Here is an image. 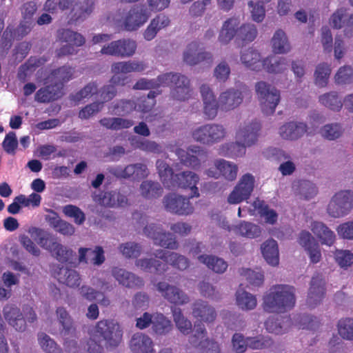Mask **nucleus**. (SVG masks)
Wrapping results in <instances>:
<instances>
[{"label":"nucleus","mask_w":353,"mask_h":353,"mask_svg":"<svg viewBox=\"0 0 353 353\" xmlns=\"http://www.w3.org/2000/svg\"><path fill=\"white\" fill-rule=\"evenodd\" d=\"M261 129V125L256 120L245 123L236 132V141L222 145L219 154L232 158L243 157L246 152V147L257 143Z\"/></svg>","instance_id":"f257e3e1"},{"label":"nucleus","mask_w":353,"mask_h":353,"mask_svg":"<svg viewBox=\"0 0 353 353\" xmlns=\"http://www.w3.org/2000/svg\"><path fill=\"white\" fill-rule=\"evenodd\" d=\"M295 288L285 284L272 285L263 295L262 307L268 313L283 314L296 304Z\"/></svg>","instance_id":"f03ea898"},{"label":"nucleus","mask_w":353,"mask_h":353,"mask_svg":"<svg viewBox=\"0 0 353 353\" xmlns=\"http://www.w3.org/2000/svg\"><path fill=\"white\" fill-rule=\"evenodd\" d=\"M159 85L172 88V97L176 100H188L192 94L189 79L179 73L168 72L158 76Z\"/></svg>","instance_id":"7ed1b4c3"},{"label":"nucleus","mask_w":353,"mask_h":353,"mask_svg":"<svg viewBox=\"0 0 353 353\" xmlns=\"http://www.w3.org/2000/svg\"><path fill=\"white\" fill-rule=\"evenodd\" d=\"M23 312L12 304L6 305L3 310L4 318L8 324L19 332L26 330L27 322L32 323L37 319L34 310L30 306L23 307Z\"/></svg>","instance_id":"20e7f679"},{"label":"nucleus","mask_w":353,"mask_h":353,"mask_svg":"<svg viewBox=\"0 0 353 353\" xmlns=\"http://www.w3.org/2000/svg\"><path fill=\"white\" fill-rule=\"evenodd\" d=\"M226 129L221 124L206 123L193 129L191 134L196 142L212 145L221 142L225 137Z\"/></svg>","instance_id":"39448f33"},{"label":"nucleus","mask_w":353,"mask_h":353,"mask_svg":"<svg viewBox=\"0 0 353 353\" xmlns=\"http://www.w3.org/2000/svg\"><path fill=\"white\" fill-rule=\"evenodd\" d=\"M255 90L262 112L266 115L272 114L281 99L279 91L264 81L256 83Z\"/></svg>","instance_id":"423d86ee"},{"label":"nucleus","mask_w":353,"mask_h":353,"mask_svg":"<svg viewBox=\"0 0 353 353\" xmlns=\"http://www.w3.org/2000/svg\"><path fill=\"white\" fill-rule=\"evenodd\" d=\"M353 209V191L341 190L330 200L327 211L330 216L340 218L347 215Z\"/></svg>","instance_id":"0eeeda50"},{"label":"nucleus","mask_w":353,"mask_h":353,"mask_svg":"<svg viewBox=\"0 0 353 353\" xmlns=\"http://www.w3.org/2000/svg\"><path fill=\"white\" fill-rule=\"evenodd\" d=\"M96 333L106 342L107 346L117 347L122 341L123 331L120 325L112 319H103L97 322Z\"/></svg>","instance_id":"6e6552de"},{"label":"nucleus","mask_w":353,"mask_h":353,"mask_svg":"<svg viewBox=\"0 0 353 353\" xmlns=\"http://www.w3.org/2000/svg\"><path fill=\"white\" fill-rule=\"evenodd\" d=\"M146 68L147 64L144 61H128L114 63L111 65V72L114 74L110 81L116 85L123 86L128 82V77L119 75V74L141 72Z\"/></svg>","instance_id":"1a4fd4ad"},{"label":"nucleus","mask_w":353,"mask_h":353,"mask_svg":"<svg viewBox=\"0 0 353 353\" xmlns=\"http://www.w3.org/2000/svg\"><path fill=\"white\" fill-rule=\"evenodd\" d=\"M71 19L74 22L83 21L93 11L94 2L92 0H59L58 6L61 10L70 8Z\"/></svg>","instance_id":"9d476101"},{"label":"nucleus","mask_w":353,"mask_h":353,"mask_svg":"<svg viewBox=\"0 0 353 353\" xmlns=\"http://www.w3.org/2000/svg\"><path fill=\"white\" fill-rule=\"evenodd\" d=\"M150 14L145 6L134 5L123 17L122 27L126 31L137 30L147 22Z\"/></svg>","instance_id":"9b49d317"},{"label":"nucleus","mask_w":353,"mask_h":353,"mask_svg":"<svg viewBox=\"0 0 353 353\" xmlns=\"http://www.w3.org/2000/svg\"><path fill=\"white\" fill-rule=\"evenodd\" d=\"M254 177L249 173L243 175L228 197L230 204H238L248 200L254 188Z\"/></svg>","instance_id":"f8f14e48"},{"label":"nucleus","mask_w":353,"mask_h":353,"mask_svg":"<svg viewBox=\"0 0 353 353\" xmlns=\"http://www.w3.org/2000/svg\"><path fill=\"white\" fill-rule=\"evenodd\" d=\"M144 234L154 241V243L170 250H176L178 243L175 236L163 231L161 227L156 224L146 225L143 229Z\"/></svg>","instance_id":"ddd939ff"},{"label":"nucleus","mask_w":353,"mask_h":353,"mask_svg":"<svg viewBox=\"0 0 353 353\" xmlns=\"http://www.w3.org/2000/svg\"><path fill=\"white\" fill-rule=\"evenodd\" d=\"M137 50V43L129 39H123L110 42L103 46L101 53L119 57H129L132 56Z\"/></svg>","instance_id":"4468645a"},{"label":"nucleus","mask_w":353,"mask_h":353,"mask_svg":"<svg viewBox=\"0 0 353 353\" xmlns=\"http://www.w3.org/2000/svg\"><path fill=\"white\" fill-rule=\"evenodd\" d=\"M183 61L189 65H196L201 63L211 64L212 63V54L200 49L199 43L192 41L189 43L183 54Z\"/></svg>","instance_id":"2eb2a0df"},{"label":"nucleus","mask_w":353,"mask_h":353,"mask_svg":"<svg viewBox=\"0 0 353 353\" xmlns=\"http://www.w3.org/2000/svg\"><path fill=\"white\" fill-rule=\"evenodd\" d=\"M156 287L161 296L171 303L183 305L190 301L188 295L175 285L161 281L157 284Z\"/></svg>","instance_id":"dca6fc26"},{"label":"nucleus","mask_w":353,"mask_h":353,"mask_svg":"<svg viewBox=\"0 0 353 353\" xmlns=\"http://www.w3.org/2000/svg\"><path fill=\"white\" fill-rule=\"evenodd\" d=\"M163 203L168 211L179 215H188L194 210L188 198L175 194L166 195L163 199Z\"/></svg>","instance_id":"f3484780"},{"label":"nucleus","mask_w":353,"mask_h":353,"mask_svg":"<svg viewBox=\"0 0 353 353\" xmlns=\"http://www.w3.org/2000/svg\"><path fill=\"white\" fill-rule=\"evenodd\" d=\"M325 295V281L323 276L316 274L313 276L307 298V305L310 307H314L319 304Z\"/></svg>","instance_id":"a211bd4d"},{"label":"nucleus","mask_w":353,"mask_h":353,"mask_svg":"<svg viewBox=\"0 0 353 353\" xmlns=\"http://www.w3.org/2000/svg\"><path fill=\"white\" fill-rule=\"evenodd\" d=\"M145 97L138 99L137 102L130 99H121L114 105L113 110L115 111V114L117 115L125 116L134 111L138 104L140 111L148 112L154 103L152 102L150 105H145Z\"/></svg>","instance_id":"6ab92c4d"},{"label":"nucleus","mask_w":353,"mask_h":353,"mask_svg":"<svg viewBox=\"0 0 353 353\" xmlns=\"http://www.w3.org/2000/svg\"><path fill=\"white\" fill-rule=\"evenodd\" d=\"M112 275L119 284L128 288H141L144 282L143 280L124 269L114 267L112 269Z\"/></svg>","instance_id":"aec40b11"},{"label":"nucleus","mask_w":353,"mask_h":353,"mask_svg":"<svg viewBox=\"0 0 353 353\" xmlns=\"http://www.w3.org/2000/svg\"><path fill=\"white\" fill-rule=\"evenodd\" d=\"M192 310V316L194 318L207 323L214 322L217 316L214 307L207 301L201 299L196 300L194 302Z\"/></svg>","instance_id":"412c9836"},{"label":"nucleus","mask_w":353,"mask_h":353,"mask_svg":"<svg viewBox=\"0 0 353 353\" xmlns=\"http://www.w3.org/2000/svg\"><path fill=\"white\" fill-rule=\"evenodd\" d=\"M200 92L203 101V112L208 119H214L217 115L219 103L216 101L212 90L207 85H202Z\"/></svg>","instance_id":"4be33fe9"},{"label":"nucleus","mask_w":353,"mask_h":353,"mask_svg":"<svg viewBox=\"0 0 353 353\" xmlns=\"http://www.w3.org/2000/svg\"><path fill=\"white\" fill-rule=\"evenodd\" d=\"M174 180L176 181L179 188L191 190L190 194V198L199 197V192L196 185L199 183V176L191 171H184L175 175Z\"/></svg>","instance_id":"5701e85b"},{"label":"nucleus","mask_w":353,"mask_h":353,"mask_svg":"<svg viewBox=\"0 0 353 353\" xmlns=\"http://www.w3.org/2000/svg\"><path fill=\"white\" fill-rule=\"evenodd\" d=\"M129 347L132 353H154V343L145 334L137 332L132 335Z\"/></svg>","instance_id":"b1692460"},{"label":"nucleus","mask_w":353,"mask_h":353,"mask_svg":"<svg viewBox=\"0 0 353 353\" xmlns=\"http://www.w3.org/2000/svg\"><path fill=\"white\" fill-rule=\"evenodd\" d=\"M243 101L241 92L238 90L229 89L221 94L219 103L221 108L229 111L239 106Z\"/></svg>","instance_id":"393cba45"},{"label":"nucleus","mask_w":353,"mask_h":353,"mask_svg":"<svg viewBox=\"0 0 353 353\" xmlns=\"http://www.w3.org/2000/svg\"><path fill=\"white\" fill-rule=\"evenodd\" d=\"M155 256L162 259L163 263H166L167 265L170 263L172 267L179 270H184L189 267V260L184 256L175 252L159 250L157 251Z\"/></svg>","instance_id":"a878e982"},{"label":"nucleus","mask_w":353,"mask_h":353,"mask_svg":"<svg viewBox=\"0 0 353 353\" xmlns=\"http://www.w3.org/2000/svg\"><path fill=\"white\" fill-rule=\"evenodd\" d=\"M61 87H59L57 83L46 85L36 92L34 99L41 103L54 101L61 97Z\"/></svg>","instance_id":"bb28decb"},{"label":"nucleus","mask_w":353,"mask_h":353,"mask_svg":"<svg viewBox=\"0 0 353 353\" xmlns=\"http://www.w3.org/2000/svg\"><path fill=\"white\" fill-rule=\"evenodd\" d=\"M311 230L319 239L321 244L331 246L334 244L336 236L325 223L319 221H314L311 224Z\"/></svg>","instance_id":"cd10ccee"},{"label":"nucleus","mask_w":353,"mask_h":353,"mask_svg":"<svg viewBox=\"0 0 353 353\" xmlns=\"http://www.w3.org/2000/svg\"><path fill=\"white\" fill-rule=\"evenodd\" d=\"M307 132V125L304 123L289 122L282 125L279 134L284 139L294 140L302 137Z\"/></svg>","instance_id":"c85d7f7f"},{"label":"nucleus","mask_w":353,"mask_h":353,"mask_svg":"<svg viewBox=\"0 0 353 353\" xmlns=\"http://www.w3.org/2000/svg\"><path fill=\"white\" fill-rule=\"evenodd\" d=\"M240 21L232 17L227 19L223 24L219 36V41L223 44L228 43L234 37L237 38Z\"/></svg>","instance_id":"c756f323"},{"label":"nucleus","mask_w":353,"mask_h":353,"mask_svg":"<svg viewBox=\"0 0 353 353\" xmlns=\"http://www.w3.org/2000/svg\"><path fill=\"white\" fill-rule=\"evenodd\" d=\"M241 61L247 68L254 71L260 70L263 65L260 53L252 48L241 52Z\"/></svg>","instance_id":"7c9ffc66"},{"label":"nucleus","mask_w":353,"mask_h":353,"mask_svg":"<svg viewBox=\"0 0 353 353\" xmlns=\"http://www.w3.org/2000/svg\"><path fill=\"white\" fill-rule=\"evenodd\" d=\"M170 23V20L168 17L164 14H159L154 18L146 30L144 31L143 36L147 41H151L153 39L157 32L166 27Z\"/></svg>","instance_id":"2f4dec72"},{"label":"nucleus","mask_w":353,"mask_h":353,"mask_svg":"<svg viewBox=\"0 0 353 353\" xmlns=\"http://www.w3.org/2000/svg\"><path fill=\"white\" fill-rule=\"evenodd\" d=\"M262 254L267 263L272 266L279 265V254L277 242L271 239L265 241L261 246Z\"/></svg>","instance_id":"473e14b6"},{"label":"nucleus","mask_w":353,"mask_h":353,"mask_svg":"<svg viewBox=\"0 0 353 353\" xmlns=\"http://www.w3.org/2000/svg\"><path fill=\"white\" fill-rule=\"evenodd\" d=\"M151 326L152 333L158 336L166 335L170 333L172 329L171 321L164 314L158 312L153 314Z\"/></svg>","instance_id":"72a5a7b5"},{"label":"nucleus","mask_w":353,"mask_h":353,"mask_svg":"<svg viewBox=\"0 0 353 353\" xmlns=\"http://www.w3.org/2000/svg\"><path fill=\"white\" fill-rule=\"evenodd\" d=\"M195 150L191 149L188 151L179 150L177 152L181 162L185 166L197 169L200 167L201 161L199 156L203 152L199 147H194Z\"/></svg>","instance_id":"f704fd0d"},{"label":"nucleus","mask_w":353,"mask_h":353,"mask_svg":"<svg viewBox=\"0 0 353 353\" xmlns=\"http://www.w3.org/2000/svg\"><path fill=\"white\" fill-rule=\"evenodd\" d=\"M59 283L70 288L77 287L80 284V276L77 271L61 267L54 276Z\"/></svg>","instance_id":"c9c22d12"},{"label":"nucleus","mask_w":353,"mask_h":353,"mask_svg":"<svg viewBox=\"0 0 353 353\" xmlns=\"http://www.w3.org/2000/svg\"><path fill=\"white\" fill-rule=\"evenodd\" d=\"M136 265L142 270L163 274L168 269L166 263L155 259H142L137 260Z\"/></svg>","instance_id":"e433bc0d"},{"label":"nucleus","mask_w":353,"mask_h":353,"mask_svg":"<svg viewBox=\"0 0 353 353\" xmlns=\"http://www.w3.org/2000/svg\"><path fill=\"white\" fill-rule=\"evenodd\" d=\"M74 73V68L69 65H64L58 68L52 70L47 79H57L59 81L58 84L59 87H61L63 88V85L64 83H66L71 80L73 78Z\"/></svg>","instance_id":"4c0bfd02"},{"label":"nucleus","mask_w":353,"mask_h":353,"mask_svg":"<svg viewBox=\"0 0 353 353\" xmlns=\"http://www.w3.org/2000/svg\"><path fill=\"white\" fill-rule=\"evenodd\" d=\"M288 65L285 58L270 56L263 60L262 68L269 73H280L287 68Z\"/></svg>","instance_id":"58836bf2"},{"label":"nucleus","mask_w":353,"mask_h":353,"mask_svg":"<svg viewBox=\"0 0 353 353\" xmlns=\"http://www.w3.org/2000/svg\"><path fill=\"white\" fill-rule=\"evenodd\" d=\"M79 261L88 263L87 255L92 256V262L94 265H101L105 261L104 252L101 247L97 246L94 250L81 248L79 250Z\"/></svg>","instance_id":"ea45409f"},{"label":"nucleus","mask_w":353,"mask_h":353,"mask_svg":"<svg viewBox=\"0 0 353 353\" xmlns=\"http://www.w3.org/2000/svg\"><path fill=\"white\" fill-rule=\"evenodd\" d=\"M40 59L35 57H30L23 64L21 65L18 69L17 74V79L21 83L28 81L31 73L40 65Z\"/></svg>","instance_id":"a19ab883"},{"label":"nucleus","mask_w":353,"mask_h":353,"mask_svg":"<svg viewBox=\"0 0 353 353\" xmlns=\"http://www.w3.org/2000/svg\"><path fill=\"white\" fill-rule=\"evenodd\" d=\"M198 259L201 263L205 264L208 268L216 273H223L228 268L226 261L215 256L203 254L199 256Z\"/></svg>","instance_id":"79ce46f5"},{"label":"nucleus","mask_w":353,"mask_h":353,"mask_svg":"<svg viewBox=\"0 0 353 353\" xmlns=\"http://www.w3.org/2000/svg\"><path fill=\"white\" fill-rule=\"evenodd\" d=\"M121 176L125 179L139 180L148 176V169L143 163L130 164L122 170Z\"/></svg>","instance_id":"37998d69"},{"label":"nucleus","mask_w":353,"mask_h":353,"mask_svg":"<svg viewBox=\"0 0 353 353\" xmlns=\"http://www.w3.org/2000/svg\"><path fill=\"white\" fill-rule=\"evenodd\" d=\"M220 176L222 175L228 181H233L236 178L238 167L233 163H230L224 159H218L214 162Z\"/></svg>","instance_id":"c03bdc74"},{"label":"nucleus","mask_w":353,"mask_h":353,"mask_svg":"<svg viewBox=\"0 0 353 353\" xmlns=\"http://www.w3.org/2000/svg\"><path fill=\"white\" fill-rule=\"evenodd\" d=\"M252 205L260 215L265 218L266 223L272 225L276 222L278 218L277 213L275 210L270 209L264 201L257 198L254 201Z\"/></svg>","instance_id":"a18cd8bd"},{"label":"nucleus","mask_w":353,"mask_h":353,"mask_svg":"<svg viewBox=\"0 0 353 353\" xmlns=\"http://www.w3.org/2000/svg\"><path fill=\"white\" fill-rule=\"evenodd\" d=\"M236 305L242 310H251L256 307L257 301L255 296L239 289L236 292Z\"/></svg>","instance_id":"49530a36"},{"label":"nucleus","mask_w":353,"mask_h":353,"mask_svg":"<svg viewBox=\"0 0 353 353\" xmlns=\"http://www.w3.org/2000/svg\"><path fill=\"white\" fill-rule=\"evenodd\" d=\"M273 52L276 54L288 52L290 49L287 36L284 31L278 30L272 39Z\"/></svg>","instance_id":"de8ad7c7"},{"label":"nucleus","mask_w":353,"mask_h":353,"mask_svg":"<svg viewBox=\"0 0 353 353\" xmlns=\"http://www.w3.org/2000/svg\"><path fill=\"white\" fill-rule=\"evenodd\" d=\"M58 37L61 41L72 43L77 47H81L85 43V39L81 34L70 29L59 30Z\"/></svg>","instance_id":"09e8293b"},{"label":"nucleus","mask_w":353,"mask_h":353,"mask_svg":"<svg viewBox=\"0 0 353 353\" xmlns=\"http://www.w3.org/2000/svg\"><path fill=\"white\" fill-rule=\"evenodd\" d=\"M173 319L178 330L184 335L190 334L192 331V325L190 320H188L182 313V311L179 307H174L172 309Z\"/></svg>","instance_id":"8fccbe9b"},{"label":"nucleus","mask_w":353,"mask_h":353,"mask_svg":"<svg viewBox=\"0 0 353 353\" xmlns=\"http://www.w3.org/2000/svg\"><path fill=\"white\" fill-rule=\"evenodd\" d=\"M234 230L243 236L254 239L261 235V230L259 226L250 222L241 221L234 226Z\"/></svg>","instance_id":"3c124183"},{"label":"nucleus","mask_w":353,"mask_h":353,"mask_svg":"<svg viewBox=\"0 0 353 353\" xmlns=\"http://www.w3.org/2000/svg\"><path fill=\"white\" fill-rule=\"evenodd\" d=\"M141 195L146 199L157 198L161 195L163 188L158 182L144 181L140 186Z\"/></svg>","instance_id":"603ef678"},{"label":"nucleus","mask_w":353,"mask_h":353,"mask_svg":"<svg viewBox=\"0 0 353 353\" xmlns=\"http://www.w3.org/2000/svg\"><path fill=\"white\" fill-rule=\"evenodd\" d=\"M57 317L63 329L61 334L64 336L72 335L74 332L72 325V320L67 310L63 307H57L56 310Z\"/></svg>","instance_id":"864d4df0"},{"label":"nucleus","mask_w":353,"mask_h":353,"mask_svg":"<svg viewBox=\"0 0 353 353\" xmlns=\"http://www.w3.org/2000/svg\"><path fill=\"white\" fill-rule=\"evenodd\" d=\"M319 102L333 111H340L343 107V103L336 92H330L321 95Z\"/></svg>","instance_id":"5fc2aeb1"},{"label":"nucleus","mask_w":353,"mask_h":353,"mask_svg":"<svg viewBox=\"0 0 353 353\" xmlns=\"http://www.w3.org/2000/svg\"><path fill=\"white\" fill-rule=\"evenodd\" d=\"M331 71L332 70L330 65L325 63L319 64L316 66L314 72V80L316 85L319 87L326 86L331 74Z\"/></svg>","instance_id":"6e6d98bb"},{"label":"nucleus","mask_w":353,"mask_h":353,"mask_svg":"<svg viewBox=\"0 0 353 353\" xmlns=\"http://www.w3.org/2000/svg\"><path fill=\"white\" fill-rule=\"evenodd\" d=\"M337 330L342 339L353 341V319L344 318L340 319L337 323Z\"/></svg>","instance_id":"4d7b16f0"},{"label":"nucleus","mask_w":353,"mask_h":353,"mask_svg":"<svg viewBox=\"0 0 353 353\" xmlns=\"http://www.w3.org/2000/svg\"><path fill=\"white\" fill-rule=\"evenodd\" d=\"M257 29L253 24L245 23L238 30L237 39L243 42H252L257 36Z\"/></svg>","instance_id":"13d9d810"},{"label":"nucleus","mask_w":353,"mask_h":353,"mask_svg":"<svg viewBox=\"0 0 353 353\" xmlns=\"http://www.w3.org/2000/svg\"><path fill=\"white\" fill-rule=\"evenodd\" d=\"M273 341L268 336L259 335L254 337H247V345L252 350H262L270 347Z\"/></svg>","instance_id":"bf43d9fd"},{"label":"nucleus","mask_w":353,"mask_h":353,"mask_svg":"<svg viewBox=\"0 0 353 353\" xmlns=\"http://www.w3.org/2000/svg\"><path fill=\"white\" fill-rule=\"evenodd\" d=\"M50 225L55 231L65 236H71L75 232V228L71 223L58 216L51 219Z\"/></svg>","instance_id":"052dcab7"},{"label":"nucleus","mask_w":353,"mask_h":353,"mask_svg":"<svg viewBox=\"0 0 353 353\" xmlns=\"http://www.w3.org/2000/svg\"><path fill=\"white\" fill-rule=\"evenodd\" d=\"M330 24L334 29H341L347 26V12L344 8L337 9L330 19Z\"/></svg>","instance_id":"680f3d73"},{"label":"nucleus","mask_w":353,"mask_h":353,"mask_svg":"<svg viewBox=\"0 0 353 353\" xmlns=\"http://www.w3.org/2000/svg\"><path fill=\"white\" fill-rule=\"evenodd\" d=\"M38 341L41 347L47 353H60L61 350L56 342L43 332L38 334Z\"/></svg>","instance_id":"e2e57ef3"},{"label":"nucleus","mask_w":353,"mask_h":353,"mask_svg":"<svg viewBox=\"0 0 353 353\" xmlns=\"http://www.w3.org/2000/svg\"><path fill=\"white\" fill-rule=\"evenodd\" d=\"M19 145L16 132L10 131L7 133L2 142V148L10 155L14 156Z\"/></svg>","instance_id":"0e129e2a"},{"label":"nucleus","mask_w":353,"mask_h":353,"mask_svg":"<svg viewBox=\"0 0 353 353\" xmlns=\"http://www.w3.org/2000/svg\"><path fill=\"white\" fill-rule=\"evenodd\" d=\"M63 212L65 216L73 218L77 225H81L85 221L84 212L76 205H66L63 207Z\"/></svg>","instance_id":"69168bd1"},{"label":"nucleus","mask_w":353,"mask_h":353,"mask_svg":"<svg viewBox=\"0 0 353 353\" xmlns=\"http://www.w3.org/2000/svg\"><path fill=\"white\" fill-rule=\"evenodd\" d=\"M119 250L126 258H137L141 252V246L137 243L127 242L119 245Z\"/></svg>","instance_id":"338daca9"},{"label":"nucleus","mask_w":353,"mask_h":353,"mask_svg":"<svg viewBox=\"0 0 353 353\" xmlns=\"http://www.w3.org/2000/svg\"><path fill=\"white\" fill-rule=\"evenodd\" d=\"M337 84H347L353 81V68L349 65L341 67L334 76Z\"/></svg>","instance_id":"774afa93"}]
</instances>
